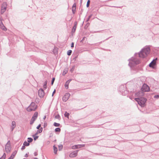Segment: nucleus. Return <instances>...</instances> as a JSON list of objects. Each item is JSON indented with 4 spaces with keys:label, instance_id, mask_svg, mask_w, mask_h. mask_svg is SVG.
<instances>
[{
    "label": "nucleus",
    "instance_id": "7ed1b4c3",
    "mask_svg": "<svg viewBox=\"0 0 159 159\" xmlns=\"http://www.w3.org/2000/svg\"><path fill=\"white\" fill-rule=\"evenodd\" d=\"M37 107V105L34 102H32L30 105L27 108V110L28 111H35Z\"/></svg>",
    "mask_w": 159,
    "mask_h": 159
},
{
    "label": "nucleus",
    "instance_id": "9b49d317",
    "mask_svg": "<svg viewBox=\"0 0 159 159\" xmlns=\"http://www.w3.org/2000/svg\"><path fill=\"white\" fill-rule=\"evenodd\" d=\"M78 152V151H75L72 152L70 154L69 157L72 158L75 157L77 155Z\"/></svg>",
    "mask_w": 159,
    "mask_h": 159
},
{
    "label": "nucleus",
    "instance_id": "4c0bfd02",
    "mask_svg": "<svg viewBox=\"0 0 159 159\" xmlns=\"http://www.w3.org/2000/svg\"><path fill=\"white\" fill-rule=\"evenodd\" d=\"M155 98H157L158 97V95H156V96H154Z\"/></svg>",
    "mask_w": 159,
    "mask_h": 159
},
{
    "label": "nucleus",
    "instance_id": "a19ab883",
    "mask_svg": "<svg viewBox=\"0 0 159 159\" xmlns=\"http://www.w3.org/2000/svg\"><path fill=\"white\" fill-rule=\"evenodd\" d=\"M136 95H138V93L136 94Z\"/></svg>",
    "mask_w": 159,
    "mask_h": 159
},
{
    "label": "nucleus",
    "instance_id": "79ce46f5",
    "mask_svg": "<svg viewBox=\"0 0 159 159\" xmlns=\"http://www.w3.org/2000/svg\"><path fill=\"white\" fill-rule=\"evenodd\" d=\"M35 159H37V158H35Z\"/></svg>",
    "mask_w": 159,
    "mask_h": 159
},
{
    "label": "nucleus",
    "instance_id": "a878e982",
    "mask_svg": "<svg viewBox=\"0 0 159 159\" xmlns=\"http://www.w3.org/2000/svg\"><path fill=\"white\" fill-rule=\"evenodd\" d=\"M69 113H67V112H66L64 114L65 116V117H67L68 118H69Z\"/></svg>",
    "mask_w": 159,
    "mask_h": 159
},
{
    "label": "nucleus",
    "instance_id": "7c9ffc66",
    "mask_svg": "<svg viewBox=\"0 0 159 159\" xmlns=\"http://www.w3.org/2000/svg\"><path fill=\"white\" fill-rule=\"evenodd\" d=\"M17 152L16 151H15L11 155H13V158H14L15 156L16 155Z\"/></svg>",
    "mask_w": 159,
    "mask_h": 159
},
{
    "label": "nucleus",
    "instance_id": "dca6fc26",
    "mask_svg": "<svg viewBox=\"0 0 159 159\" xmlns=\"http://www.w3.org/2000/svg\"><path fill=\"white\" fill-rule=\"evenodd\" d=\"M76 8V5L75 3L73 4L72 7V11L73 13H74Z\"/></svg>",
    "mask_w": 159,
    "mask_h": 159
},
{
    "label": "nucleus",
    "instance_id": "f3484780",
    "mask_svg": "<svg viewBox=\"0 0 159 159\" xmlns=\"http://www.w3.org/2000/svg\"><path fill=\"white\" fill-rule=\"evenodd\" d=\"M12 130L13 129L15 128V127H16V122L14 121H13L12 122Z\"/></svg>",
    "mask_w": 159,
    "mask_h": 159
},
{
    "label": "nucleus",
    "instance_id": "39448f33",
    "mask_svg": "<svg viewBox=\"0 0 159 159\" xmlns=\"http://www.w3.org/2000/svg\"><path fill=\"white\" fill-rule=\"evenodd\" d=\"M7 5L6 2L3 3L1 10V13L3 14L6 11L7 8Z\"/></svg>",
    "mask_w": 159,
    "mask_h": 159
},
{
    "label": "nucleus",
    "instance_id": "aec40b11",
    "mask_svg": "<svg viewBox=\"0 0 159 159\" xmlns=\"http://www.w3.org/2000/svg\"><path fill=\"white\" fill-rule=\"evenodd\" d=\"M47 81H46L44 82V84L43 85V89H46L47 88Z\"/></svg>",
    "mask_w": 159,
    "mask_h": 159
},
{
    "label": "nucleus",
    "instance_id": "f03ea898",
    "mask_svg": "<svg viewBox=\"0 0 159 159\" xmlns=\"http://www.w3.org/2000/svg\"><path fill=\"white\" fill-rule=\"evenodd\" d=\"M135 100L141 107H144L146 101V99L144 98H137L135 99Z\"/></svg>",
    "mask_w": 159,
    "mask_h": 159
},
{
    "label": "nucleus",
    "instance_id": "e433bc0d",
    "mask_svg": "<svg viewBox=\"0 0 159 159\" xmlns=\"http://www.w3.org/2000/svg\"><path fill=\"white\" fill-rule=\"evenodd\" d=\"M55 92H56V90H55V89L54 90V91L53 93H52V96H53L54 94L55 93Z\"/></svg>",
    "mask_w": 159,
    "mask_h": 159
},
{
    "label": "nucleus",
    "instance_id": "f8f14e48",
    "mask_svg": "<svg viewBox=\"0 0 159 159\" xmlns=\"http://www.w3.org/2000/svg\"><path fill=\"white\" fill-rule=\"evenodd\" d=\"M84 146V145H76L73 146L72 147V148L73 149H75L77 148H79L81 147H83Z\"/></svg>",
    "mask_w": 159,
    "mask_h": 159
},
{
    "label": "nucleus",
    "instance_id": "6e6552de",
    "mask_svg": "<svg viewBox=\"0 0 159 159\" xmlns=\"http://www.w3.org/2000/svg\"><path fill=\"white\" fill-rule=\"evenodd\" d=\"M0 28L2 30L6 31L7 30V29L4 26L2 22V19H0Z\"/></svg>",
    "mask_w": 159,
    "mask_h": 159
},
{
    "label": "nucleus",
    "instance_id": "c9c22d12",
    "mask_svg": "<svg viewBox=\"0 0 159 159\" xmlns=\"http://www.w3.org/2000/svg\"><path fill=\"white\" fill-rule=\"evenodd\" d=\"M139 63V61H138L137 62H135V63L136 64H138Z\"/></svg>",
    "mask_w": 159,
    "mask_h": 159
},
{
    "label": "nucleus",
    "instance_id": "58836bf2",
    "mask_svg": "<svg viewBox=\"0 0 159 159\" xmlns=\"http://www.w3.org/2000/svg\"><path fill=\"white\" fill-rule=\"evenodd\" d=\"M46 116H45L44 117V120L46 118Z\"/></svg>",
    "mask_w": 159,
    "mask_h": 159
},
{
    "label": "nucleus",
    "instance_id": "f257e3e1",
    "mask_svg": "<svg viewBox=\"0 0 159 159\" xmlns=\"http://www.w3.org/2000/svg\"><path fill=\"white\" fill-rule=\"evenodd\" d=\"M150 49L148 47L144 48L142 49L139 53V57L144 58L146 57L150 52Z\"/></svg>",
    "mask_w": 159,
    "mask_h": 159
},
{
    "label": "nucleus",
    "instance_id": "473e14b6",
    "mask_svg": "<svg viewBox=\"0 0 159 159\" xmlns=\"http://www.w3.org/2000/svg\"><path fill=\"white\" fill-rule=\"evenodd\" d=\"M41 124H39L38 125V126L37 127V128L38 129H40L41 128Z\"/></svg>",
    "mask_w": 159,
    "mask_h": 159
},
{
    "label": "nucleus",
    "instance_id": "5701e85b",
    "mask_svg": "<svg viewBox=\"0 0 159 159\" xmlns=\"http://www.w3.org/2000/svg\"><path fill=\"white\" fill-rule=\"evenodd\" d=\"M6 157V154L4 153L2 156L0 158V159H5Z\"/></svg>",
    "mask_w": 159,
    "mask_h": 159
},
{
    "label": "nucleus",
    "instance_id": "c756f323",
    "mask_svg": "<svg viewBox=\"0 0 159 159\" xmlns=\"http://www.w3.org/2000/svg\"><path fill=\"white\" fill-rule=\"evenodd\" d=\"M62 148V145H60L59 146V150H61Z\"/></svg>",
    "mask_w": 159,
    "mask_h": 159
},
{
    "label": "nucleus",
    "instance_id": "ea45409f",
    "mask_svg": "<svg viewBox=\"0 0 159 159\" xmlns=\"http://www.w3.org/2000/svg\"><path fill=\"white\" fill-rule=\"evenodd\" d=\"M91 17V16H89V18H90Z\"/></svg>",
    "mask_w": 159,
    "mask_h": 159
},
{
    "label": "nucleus",
    "instance_id": "cd10ccee",
    "mask_svg": "<svg viewBox=\"0 0 159 159\" xmlns=\"http://www.w3.org/2000/svg\"><path fill=\"white\" fill-rule=\"evenodd\" d=\"M28 142L29 143L33 141V139L31 138H28Z\"/></svg>",
    "mask_w": 159,
    "mask_h": 159
},
{
    "label": "nucleus",
    "instance_id": "f704fd0d",
    "mask_svg": "<svg viewBox=\"0 0 159 159\" xmlns=\"http://www.w3.org/2000/svg\"><path fill=\"white\" fill-rule=\"evenodd\" d=\"M74 43L73 42H72L71 44V47H72V48H73L74 47Z\"/></svg>",
    "mask_w": 159,
    "mask_h": 159
},
{
    "label": "nucleus",
    "instance_id": "72a5a7b5",
    "mask_svg": "<svg viewBox=\"0 0 159 159\" xmlns=\"http://www.w3.org/2000/svg\"><path fill=\"white\" fill-rule=\"evenodd\" d=\"M13 155H11L10 157L8 159H13Z\"/></svg>",
    "mask_w": 159,
    "mask_h": 159
},
{
    "label": "nucleus",
    "instance_id": "6ab92c4d",
    "mask_svg": "<svg viewBox=\"0 0 159 159\" xmlns=\"http://www.w3.org/2000/svg\"><path fill=\"white\" fill-rule=\"evenodd\" d=\"M68 72V69H65L64 70L63 72L62 73V75H64L66 74Z\"/></svg>",
    "mask_w": 159,
    "mask_h": 159
},
{
    "label": "nucleus",
    "instance_id": "2eb2a0df",
    "mask_svg": "<svg viewBox=\"0 0 159 159\" xmlns=\"http://www.w3.org/2000/svg\"><path fill=\"white\" fill-rule=\"evenodd\" d=\"M74 24H75L74 26H73L72 30V32H75L76 29V28L77 23L76 22H75Z\"/></svg>",
    "mask_w": 159,
    "mask_h": 159
},
{
    "label": "nucleus",
    "instance_id": "9d476101",
    "mask_svg": "<svg viewBox=\"0 0 159 159\" xmlns=\"http://www.w3.org/2000/svg\"><path fill=\"white\" fill-rule=\"evenodd\" d=\"M70 96V94L69 93H66L63 98V101L65 102L69 98Z\"/></svg>",
    "mask_w": 159,
    "mask_h": 159
},
{
    "label": "nucleus",
    "instance_id": "412c9836",
    "mask_svg": "<svg viewBox=\"0 0 159 159\" xmlns=\"http://www.w3.org/2000/svg\"><path fill=\"white\" fill-rule=\"evenodd\" d=\"M53 148L54 152L56 154L57 153V148L56 147L54 146H53Z\"/></svg>",
    "mask_w": 159,
    "mask_h": 159
},
{
    "label": "nucleus",
    "instance_id": "423d86ee",
    "mask_svg": "<svg viewBox=\"0 0 159 159\" xmlns=\"http://www.w3.org/2000/svg\"><path fill=\"white\" fill-rule=\"evenodd\" d=\"M141 90L143 92H148L150 90V88L147 84H144L141 88Z\"/></svg>",
    "mask_w": 159,
    "mask_h": 159
},
{
    "label": "nucleus",
    "instance_id": "c85d7f7f",
    "mask_svg": "<svg viewBox=\"0 0 159 159\" xmlns=\"http://www.w3.org/2000/svg\"><path fill=\"white\" fill-rule=\"evenodd\" d=\"M90 2V0H88L87 2V5H86L87 7H89V5Z\"/></svg>",
    "mask_w": 159,
    "mask_h": 159
},
{
    "label": "nucleus",
    "instance_id": "20e7f679",
    "mask_svg": "<svg viewBox=\"0 0 159 159\" xmlns=\"http://www.w3.org/2000/svg\"><path fill=\"white\" fill-rule=\"evenodd\" d=\"M38 114V113L37 112H35L30 121V125H32L34 123L37 117Z\"/></svg>",
    "mask_w": 159,
    "mask_h": 159
},
{
    "label": "nucleus",
    "instance_id": "ddd939ff",
    "mask_svg": "<svg viewBox=\"0 0 159 159\" xmlns=\"http://www.w3.org/2000/svg\"><path fill=\"white\" fill-rule=\"evenodd\" d=\"M157 58L156 59L152 61L151 63L149 64V66L151 67H153L155 64H156V61Z\"/></svg>",
    "mask_w": 159,
    "mask_h": 159
},
{
    "label": "nucleus",
    "instance_id": "4468645a",
    "mask_svg": "<svg viewBox=\"0 0 159 159\" xmlns=\"http://www.w3.org/2000/svg\"><path fill=\"white\" fill-rule=\"evenodd\" d=\"M5 149L6 151L7 152H10L11 150V148L10 146H8V144H7L5 147Z\"/></svg>",
    "mask_w": 159,
    "mask_h": 159
},
{
    "label": "nucleus",
    "instance_id": "a211bd4d",
    "mask_svg": "<svg viewBox=\"0 0 159 159\" xmlns=\"http://www.w3.org/2000/svg\"><path fill=\"white\" fill-rule=\"evenodd\" d=\"M70 81H70L68 80L66 82V83L65 84V88H66V89L68 88L69 84Z\"/></svg>",
    "mask_w": 159,
    "mask_h": 159
},
{
    "label": "nucleus",
    "instance_id": "1a4fd4ad",
    "mask_svg": "<svg viewBox=\"0 0 159 159\" xmlns=\"http://www.w3.org/2000/svg\"><path fill=\"white\" fill-rule=\"evenodd\" d=\"M38 94L39 96L41 98H43L44 95L45 93L43 90L42 89H40L38 92Z\"/></svg>",
    "mask_w": 159,
    "mask_h": 159
},
{
    "label": "nucleus",
    "instance_id": "2f4dec72",
    "mask_svg": "<svg viewBox=\"0 0 159 159\" xmlns=\"http://www.w3.org/2000/svg\"><path fill=\"white\" fill-rule=\"evenodd\" d=\"M55 78H53L52 79V85L53 84V83L54 82V81L55 80Z\"/></svg>",
    "mask_w": 159,
    "mask_h": 159
},
{
    "label": "nucleus",
    "instance_id": "4be33fe9",
    "mask_svg": "<svg viewBox=\"0 0 159 159\" xmlns=\"http://www.w3.org/2000/svg\"><path fill=\"white\" fill-rule=\"evenodd\" d=\"M53 125L56 127H59L60 126V125L59 123H57L56 122H54L53 124Z\"/></svg>",
    "mask_w": 159,
    "mask_h": 159
},
{
    "label": "nucleus",
    "instance_id": "b1692460",
    "mask_svg": "<svg viewBox=\"0 0 159 159\" xmlns=\"http://www.w3.org/2000/svg\"><path fill=\"white\" fill-rule=\"evenodd\" d=\"M29 142L25 141L24 143V145L25 146H28L29 145Z\"/></svg>",
    "mask_w": 159,
    "mask_h": 159
},
{
    "label": "nucleus",
    "instance_id": "bb28decb",
    "mask_svg": "<svg viewBox=\"0 0 159 159\" xmlns=\"http://www.w3.org/2000/svg\"><path fill=\"white\" fill-rule=\"evenodd\" d=\"M72 51L71 50H69L67 52V54L68 55L70 56L71 55V53H72Z\"/></svg>",
    "mask_w": 159,
    "mask_h": 159
},
{
    "label": "nucleus",
    "instance_id": "0eeeda50",
    "mask_svg": "<svg viewBox=\"0 0 159 159\" xmlns=\"http://www.w3.org/2000/svg\"><path fill=\"white\" fill-rule=\"evenodd\" d=\"M43 130V128H41L39 130L37 131L36 133L33 136V137H34V140H36L38 138V136H36L37 134H38L41 133Z\"/></svg>",
    "mask_w": 159,
    "mask_h": 159
},
{
    "label": "nucleus",
    "instance_id": "393cba45",
    "mask_svg": "<svg viewBox=\"0 0 159 159\" xmlns=\"http://www.w3.org/2000/svg\"><path fill=\"white\" fill-rule=\"evenodd\" d=\"M55 131L56 132H60L61 131V129L59 128H57L55 129Z\"/></svg>",
    "mask_w": 159,
    "mask_h": 159
}]
</instances>
